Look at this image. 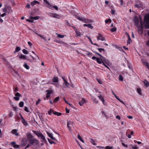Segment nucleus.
Masks as SVG:
<instances>
[{
	"mask_svg": "<svg viewBox=\"0 0 149 149\" xmlns=\"http://www.w3.org/2000/svg\"><path fill=\"white\" fill-rule=\"evenodd\" d=\"M33 132L37 136L38 138L42 139L44 142L46 141V140L44 136L40 131L37 132L33 130Z\"/></svg>",
	"mask_w": 149,
	"mask_h": 149,
	"instance_id": "f257e3e1",
	"label": "nucleus"
},
{
	"mask_svg": "<svg viewBox=\"0 0 149 149\" xmlns=\"http://www.w3.org/2000/svg\"><path fill=\"white\" fill-rule=\"evenodd\" d=\"M144 20L145 27L147 29H149V14L145 16Z\"/></svg>",
	"mask_w": 149,
	"mask_h": 149,
	"instance_id": "f03ea898",
	"label": "nucleus"
},
{
	"mask_svg": "<svg viewBox=\"0 0 149 149\" xmlns=\"http://www.w3.org/2000/svg\"><path fill=\"white\" fill-rule=\"evenodd\" d=\"M29 142L30 144L33 146H38L39 144L38 140L34 138L30 139Z\"/></svg>",
	"mask_w": 149,
	"mask_h": 149,
	"instance_id": "7ed1b4c3",
	"label": "nucleus"
},
{
	"mask_svg": "<svg viewBox=\"0 0 149 149\" xmlns=\"http://www.w3.org/2000/svg\"><path fill=\"white\" fill-rule=\"evenodd\" d=\"M74 124V123L71 121H69L68 122L67 127L70 131L72 130V127L73 126Z\"/></svg>",
	"mask_w": 149,
	"mask_h": 149,
	"instance_id": "20e7f679",
	"label": "nucleus"
},
{
	"mask_svg": "<svg viewBox=\"0 0 149 149\" xmlns=\"http://www.w3.org/2000/svg\"><path fill=\"white\" fill-rule=\"evenodd\" d=\"M139 18L141 19L140 17H139ZM140 23L141 25L140 26H138L137 25V26L138 28V31H140L141 34H142L143 32V28L142 26V22L141 19Z\"/></svg>",
	"mask_w": 149,
	"mask_h": 149,
	"instance_id": "39448f33",
	"label": "nucleus"
},
{
	"mask_svg": "<svg viewBox=\"0 0 149 149\" xmlns=\"http://www.w3.org/2000/svg\"><path fill=\"white\" fill-rule=\"evenodd\" d=\"M73 28L74 29L76 33L77 36H78L80 37L82 35L81 33L79 31H78L77 29L74 27H73Z\"/></svg>",
	"mask_w": 149,
	"mask_h": 149,
	"instance_id": "423d86ee",
	"label": "nucleus"
},
{
	"mask_svg": "<svg viewBox=\"0 0 149 149\" xmlns=\"http://www.w3.org/2000/svg\"><path fill=\"white\" fill-rule=\"evenodd\" d=\"M87 100L84 98H82L81 100L79 102V104L80 106H82L83 104L86 103Z\"/></svg>",
	"mask_w": 149,
	"mask_h": 149,
	"instance_id": "0eeeda50",
	"label": "nucleus"
},
{
	"mask_svg": "<svg viewBox=\"0 0 149 149\" xmlns=\"http://www.w3.org/2000/svg\"><path fill=\"white\" fill-rule=\"evenodd\" d=\"M133 21L134 22L135 25L136 26H137L139 23L138 17L137 16H135L133 19Z\"/></svg>",
	"mask_w": 149,
	"mask_h": 149,
	"instance_id": "6e6552de",
	"label": "nucleus"
},
{
	"mask_svg": "<svg viewBox=\"0 0 149 149\" xmlns=\"http://www.w3.org/2000/svg\"><path fill=\"white\" fill-rule=\"evenodd\" d=\"M15 97H14V98L16 101H18L19 100V97L21 96V95L19 93H17L15 94Z\"/></svg>",
	"mask_w": 149,
	"mask_h": 149,
	"instance_id": "1a4fd4ad",
	"label": "nucleus"
},
{
	"mask_svg": "<svg viewBox=\"0 0 149 149\" xmlns=\"http://www.w3.org/2000/svg\"><path fill=\"white\" fill-rule=\"evenodd\" d=\"M98 97L100 100L102 101V102L103 104L104 105H106V103L105 102L104 98L102 97V96L101 95H99L98 96Z\"/></svg>",
	"mask_w": 149,
	"mask_h": 149,
	"instance_id": "9d476101",
	"label": "nucleus"
},
{
	"mask_svg": "<svg viewBox=\"0 0 149 149\" xmlns=\"http://www.w3.org/2000/svg\"><path fill=\"white\" fill-rule=\"evenodd\" d=\"M27 143V140L25 139H23L22 140L21 142V144L22 146H25L26 145Z\"/></svg>",
	"mask_w": 149,
	"mask_h": 149,
	"instance_id": "9b49d317",
	"label": "nucleus"
},
{
	"mask_svg": "<svg viewBox=\"0 0 149 149\" xmlns=\"http://www.w3.org/2000/svg\"><path fill=\"white\" fill-rule=\"evenodd\" d=\"M51 17L54 18H56L58 19H59L61 17L60 15H57V14L56 13L52 14V15H51Z\"/></svg>",
	"mask_w": 149,
	"mask_h": 149,
	"instance_id": "f8f14e48",
	"label": "nucleus"
},
{
	"mask_svg": "<svg viewBox=\"0 0 149 149\" xmlns=\"http://www.w3.org/2000/svg\"><path fill=\"white\" fill-rule=\"evenodd\" d=\"M47 134L48 135V136H49L51 138V139L55 141L57 140L55 138L53 137V135L52 133H49V132H47Z\"/></svg>",
	"mask_w": 149,
	"mask_h": 149,
	"instance_id": "ddd939ff",
	"label": "nucleus"
},
{
	"mask_svg": "<svg viewBox=\"0 0 149 149\" xmlns=\"http://www.w3.org/2000/svg\"><path fill=\"white\" fill-rule=\"evenodd\" d=\"M96 60L97 62L100 64L103 63V62H104L102 61V59L101 58H100V59L99 58H97Z\"/></svg>",
	"mask_w": 149,
	"mask_h": 149,
	"instance_id": "4468645a",
	"label": "nucleus"
},
{
	"mask_svg": "<svg viewBox=\"0 0 149 149\" xmlns=\"http://www.w3.org/2000/svg\"><path fill=\"white\" fill-rule=\"evenodd\" d=\"M83 26L85 27V26H87L88 28H90L91 29H92L93 28V26H92L91 24H84L83 25Z\"/></svg>",
	"mask_w": 149,
	"mask_h": 149,
	"instance_id": "2eb2a0df",
	"label": "nucleus"
},
{
	"mask_svg": "<svg viewBox=\"0 0 149 149\" xmlns=\"http://www.w3.org/2000/svg\"><path fill=\"white\" fill-rule=\"evenodd\" d=\"M17 132V130L14 129L11 132L12 134H15L17 136H18L19 135V134Z\"/></svg>",
	"mask_w": 149,
	"mask_h": 149,
	"instance_id": "dca6fc26",
	"label": "nucleus"
},
{
	"mask_svg": "<svg viewBox=\"0 0 149 149\" xmlns=\"http://www.w3.org/2000/svg\"><path fill=\"white\" fill-rule=\"evenodd\" d=\"M39 3L38 1L36 0H34L31 3V5L33 6L36 4H39Z\"/></svg>",
	"mask_w": 149,
	"mask_h": 149,
	"instance_id": "f3484780",
	"label": "nucleus"
},
{
	"mask_svg": "<svg viewBox=\"0 0 149 149\" xmlns=\"http://www.w3.org/2000/svg\"><path fill=\"white\" fill-rule=\"evenodd\" d=\"M33 136L31 134H27V138L29 141H30V139H33Z\"/></svg>",
	"mask_w": 149,
	"mask_h": 149,
	"instance_id": "a211bd4d",
	"label": "nucleus"
},
{
	"mask_svg": "<svg viewBox=\"0 0 149 149\" xmlns=\"http://www.w3.org/2000/svg\"><path fill=\"white\" fill-rule=\"evenodd\" d=\"M144 84L145 86L147 87L149 85V82H148L146 80H144L143 81Z\"/></svg>",
	"mask_w": 149,
	"mask_h": 149,
	"instance_id": "6ab92c4d",
	"label": "nucleus"
},
{
	"mask_svg": "<svg viewBox=\"0 0 149 149\" xmlns=\"http://www.w3.org/2000/svg\"><path fill=\"white\" fill-rule=\"evenodd\" d=\"M92 22V21L90 19H87L85 18L84 22L86 23H91Z\"/></svg>",
	"mask_w": 149,
	"mask_h": 149,
	"instance_id": "aec40b11",
	"label": "nucleus"
},
{
	"mask_svg": "<svg viewBox=\"0 0 149 149\" xmlns=\"http://www.w3.org/2000/svg\"><path fill=\"white\" fill-rule=\"evenodd\" d=\"M22 122L25 126H27L28 123L24 119L22 120Z\"/></svg>",
	"mask_w": 149,
	"mask_h": 149,
	"instance_id": "412c9836",
	"label": "nucleus"
},
{
	"mask_svg": "<svg viewBox=\"0 0 149 149\" xmlns=\"http://www.w3.org/2000/svg\"><path fill=\"white\" fill-rule=\"evenodd\" d=\"M29 18L31 19L37 20L39 18V16L33 17L31 16L29 17Z\"/></svg>",
	"mask_w": 149,
	"mask_h": 149,
	"instance_id": "4be33fe9",
	"label": "nucleus"
},
{
	"mask_svg": "<svg viewBox=\"0 0 149 149\" xmlns=\"http://www.w3.org/2000/svg\"><path fill=\"white\" fill-rule=\"evenodd\" d=\"M65 84L67 88H69L70 86V84L66 81H65L64 83H63V85Z\"/></svg>",
	"mask_w": 149,
	"mask_h": 149,
	"instance_id": "5701e85b",
	"label": "nucleus"
},
{
	"mask_svg": "<svg viewBox=\"0 0 149 149\" xmlns=\"http://www.w3.org/2000/svg\"><path fill=\"white\" fill-rule=\"evenodd\" d=\"M85 18L82 17H77V19H78L79 20L84 22V20L85 19Z\"/></svg>",
	"mask_w": 149,
	"mask_h": 149,
	"instance_id": "b1692460",
	"label": "nucleus"
},
{
	"mask_svg": "<svg viewBox=\"0 0 149 149\" xmlns=\"http://www.w3.org/2000/svg\"><path fill=\"white\" fill-rule=\"evenodd\" d=\"M136 90L138 93L140 95H142L141 89L139 88H137Z\"/></svg>",
	"mask_w": 149,
	"mask_h": 149,
	"instance_id": "393cba45",
	"label": "nucleus"
},
{
	"mask_svg": "<svg viewBox=\"0 0 149 149\" xmlns=\"http://www.w3.org/2000/svg\"><path fill=\"white\" fill-rule=\"evenodd\" d=\"M19 58H20L23 60H25L27 59L26 58V56L24 55H23L22 54H21V55L19 57Z\"/></svg>",
	"mask_w": 149,
	"mask_h": 149,
	"instance_id": "a878e982",
	"label": "nucleus"
},
{
	"mask_svg": "<svg viewBox=\"0 0 149 149\" xmlns=\"http://www.w3.org/2000/svg\"><path fill=\"white\" fill-rule=\"evenodd\" d=\"M141 61L142 63L146 66L148 64V62L144 60H141Z\"/></svg>",
	"mask_w": 149,
	"mask_h": 149,
	"instance_id": "bb28decb",
	"label": "nucleus"
},
{
	"mask_svg": "<svg viewBox=\"0 0 149 149\" xmlns=\"http://www.w3.org/2000/svg\"><path fill=\"white\" fill-rule=\"evenodd\" d=\"M53 113L55 115H57L58 116H60L61 115V113L58 112L56 111L53 112Z\"/></svg>",
	"mask_w": 149,
	"mask_h": 149,
	"instance_id": "cd10ccee",
	"label": "nucleus"
},
{
	"mask_svg": "<svg viewBox=\"0 0 149 149\" xmlns=\"http://www.w3.org/2000/svg\"><path fill=\"white\" fill-rule=\"evenodd\" d=\"M53 81L54 82H58V77H54L53 79Z\"/></svg>",
	"mask_w": 149,
	"mask_h": 149,
	"instance_id": "c85d7f7f",
	"label": "nucleus"
},
{
	"mask_svg": "<svg viewBox=\"0 0 149 149\" xmlns=\"http://www.w3.org/2000/svg\"><path fill=\"white\" fill-rule=\"evenodd\" d=\"M92 99L93 100V101L95 103H98V100H97L96 99L94 98V97H93L92 98Z\"/></svg>",
	"mask_w": 149,
	"mask_h": 149,
	"instance_id": "c756f323",
	"label": "nucleus"
},
{
	"mask_svg": "<svg viewBox=\"0 0 149 149\" xmlns=\"http://www.w3.org/2000/svg\"><path fill=\"white\" fill-rule=\"evenodd\" d=\"M20 50V48L19 47H17L15 48V51L14 52V53H15L16 52H17L19 51Z\"/></svg>",
	"mask_w": 149,
	"mask_h": 149,
	"instance_id": "7c9ffc66",
	"label": "nucleus"
},
{
	"mask_svg": "<svg viewBox=\"0 0 149 149\" xmlns=\"http://www.w3.org/2000/svg\"><path fill=\"white\" fill-rule=\"evenodd\" d=\"M24 67L27 70H29V66L27 65L26 63H25L24 65Z\"/></svg>",
	"mask_w": 149,
	"mask_h": 149,
	"instance_id": "2f4dec72",
	"label": "nucleus"
},
{
	"mask_svg": "<svg viewBox=\"0 0 149 149\" xmlns=\"http://www.w3.org/2000/svg\"><path fill=\"white\" fill-rule=\"evenodd\" d=\"M7 10H8L9 13H11L12 11L11 9V7L8 6H7Z\"/></svg>",
	"mask_w": 149,
	"mask_h": 149,
	"instance_id": "473e14b6",
	"label": "nucleus"
},
{
	"mask_svg": "<svg viewBox=\"0 0 149 149\" xmlns=\"http://www.w3.org/2000/svg\"><path fill=\"white\" fill-rule=\"evenodd\" d=\"M47 91L48 92V93L46 96V98H48L50 96V95L51 94V92L49 91Z\"/></svg>",
	"mask_w": 149,
	"mask_h": 149,
	"instance_id": "72a5a7b5",
	"label": "nucleus"
},
{
	"mask_svg": "<svg viewBox=\"0 0 149 149\" xmlns=\"http://www.w3.org/2000/svg\"><path fill=\"white\" fill-rule=\"evenodd\" d=\"M54 112V110L52 109H50V110L48 111V113L51 115L52 113Z\"/></svg>",
	"mask_w": 149,
	"mask_h": 149,
	"instance_id": "f704fd0d",
	"label": "nucleus"
},
{
	"mask_svg": "<svg viewBox=\"0 0 149 149\" xmlns=\"http://www.w3.org/2000/svg\"><path fill=\"white\" fill-rule=\"evenodd\" d=\"M38 36L40 37L41 39H43L45 41H46L45 38L43 35L40 34L39 35H38Z\"/></svg>",
	"mask_w": 149,
	"mask_h": 149,
	"instance_id": "c9c22d12",
	"label": "nucleus"
},
{
	"mask_svg": "<svg viewBox=\"0 0 149 149\" xmlns=\"http://www.w3.org/2000/svg\"><path fill=\"white\" fill-rule=\"evenodd\" d=\"M24 104V103L23 102H21L19 103V106L20 107H23Z\"/></svg>",
	"mask_w": 149,
	"mask_h": 149,
	"instance_id": "e433bc0d",
	"label": "nucleus"
},
{
	"mask_svg": "<svg viewBox=\"0 0 149 149\" xmlns=\"http://www.w3.org/2000/svg\"><path fill=\"white\" fill-rule=\"evenodd\" d=\"M100 40L102 41H103L106 40L105 38L103 37V36L102 35L100 34Z\"/></svg>",
	"mask_w": 149,
	"mask_h": 149,
	"instance_id": "4c0bfd02",
	"label": "nucleus"
},
{
	"mask_svg": "<svg viewBox=\"0 0 149 149\" xmlns=\"http://www.w3.org/2000/svg\"><path fill=\"white\" fill-rule=\"evenodd\" d=\"M7 6H6L5 8L3 9V12L5 13H6L7 11Z\"/></svg>",
	"mask_w": 149,
	"mask_h": 149,
	"instance_id": "58836bf2",
	"label": "nucleus"
},
{
	"mask_svg": "<svg viewBox=\"0 0 149 149\" xmlns=\"http://www.w3.org/2000/svg\"><path fill=\"white\" fill-rule=\"evenodd\" d=\"M22 52L25 54H28V52L25 49H23Z\"/></svg>",
	"mask_w": 149,
	"mask_h": 149,
	"instance_id": "ea45409f",
	"label": "nucleus"
},
{
	"mask_svg": "<svg viewBox=\"0 0 149 149\" xmlns=\"http://www.w3.org/2000/svg\"><path fill=\"white\" fill-rule=\"evenodd\" d=\"M78 138L83 143H84V140L82 139L79 134H78Z\"/></svg>",
	"mask_w": 149,
	"mask_h": 149,
	"instance_id": "a19ab883",
	"label": "nucleus"
},
{
	"mask_svg": "<svg viewBox=\"0 0 149 149\" xmlns=\"http://www.w3.org/2000/svg\"><path fill=\"white\" fill-rule=\"evenodd\" d=\"M56 34L57 35V37L58 38H62L64 37V35H61L60 34H58V33H56Z\"/></svg>",
	"mask_w": 149,
	"mask_h": 149,
	"instance_id": "79ce46f5",
	"label": "nucleus"
},
{
	"mask_svg": "<svg viewBox=\"0 0 149 149\" xmlns=\"http://www.w3.org/2000/svg\"><path fill=\"white\" fill-rule=\"evenodd\" d=\"M91 142L94 145H96L97 144L95 142V141L93 139H91Z\"/></svg>",
	"mask_w": 149,
	"mask_h": 149,
	"instance_id": "37998d69",
	"label": "nucleus"
},
{
	"mask_svg": "<svg viewBox=\"0 0 149 149\" xmlns=\"http://www.w3.org/2000/svg\"><path fill=\"white\" fill-rule=\"evenodd\" d=\"M59 97H58L55 98L54 100V102L55 103L56 102L59 100Z\"/></svg>",
	"mask_w": 149,
	"mask_h": 149,
	"instance_id": "c03bdc74",
	"label": "nucleus"
},
{
	"mask_svg": "<svg viewBox=\"0 0 149 149\" xmlns=\"http://www.w3.org/2000/svg\"><path fill=\"white\" fill-rule=\"evenodd\" d=\"M123 77L121 75H120L119 76V80L123 81Z\"/></svg>",
	"mask_w": 149,
	"mask_h": 149,
	"instance_id": "a18cd8bd",
	"label": "nucleus"
},
{
	"mask_svg": "<svg viewBox=\"0 0 149 149\" xmlns=\"http://www.w3.org/2000/svg\"><path fill=\"white\" fill-rule=\"evenodd\" d=\"M105 149H113V147L110 146H106L105 148Z\"/></svg>",
	"mask_w": 149,
	"mask_h": 149,
	"instance_id": "49530a36",
	"label": "nucleus"
},
{
	"mask_svg": "<svg viewBox=\"0 0 149 149\" xmlns=\"http://www.w3.org/2000/svg\"><path fill=\"white\" fill-rule=\"evenodd\" d=\"M97 49L100 52H101L102 51L103 52L105 51V49L103 48H98Z\"/></svg>",
	"mask_w": 149,
	"mask_h": 149,
	"instance_id": "de8ad7c7",
	"label": "nucleus"
},
{
	"mask_svg": "<svg viewBox=\"0 0 149 149\" xmlns=\"http://www.w3.org/2000/svg\"><path fill=\"white\" fill-rule=\"evenodd\" d=\"M13 147L15 148H19V145L15 144V145L13 146Z\"/></svg>",
	"mask_w": 149,
	"mask_h": 149,
	"instance_id": "09e8293b",
	"label": "nucleus"
},
{
	"mask_svg": "<svg viewBox=\"0 0 149 149\" xmlns=\"http://www.w3.org/2000/svg\"><path fill=\"white\" fill-rule=\"evenodd\" d=\"M116 28H115V27H113V28L111 29V31L112 32H113L114 31H116Z\"/></svg>",
	"mask_w": 149,
	"mask_h": 149,
	"instance_id": "8fccbe9b",
	"label": "nucleus"
},
{
	"mask_svg": "<svg viewBox=\"0 0 149 149\" xmlns=\"http://www.w3.org/2000/svg\"><path fill=\"white\" fill-rule=\"evenodd\" d=\"M111 22V20L110 19H108L106 20L105 21V22L106 24L107 23L109 22Z\"/></svg>",
	"mask_w": 149,
	"mask_h": 149,
	"instance_id": "3c124183",
	"label": "nucleus"
},
{
	"mask_svg": "<svg viewBox=\"0 0 149 149\" xmlns=\"http://www.w3.org/2000/svg\"><path fill=\"white\" fill-rule=\"evenodd\" d=\"M44 2L45 3L47 4H48V5H49L50 6H51L50 4L48 2V1L46 0H43Z\"/></svg>",
	"mask_w": 149,
	"mask_h": 149,
	"instance_id": "603ef678",
	"label": "nucleus"
},
{
	"mask_svg": "<svg viewBox=\"0 0 149 149\" xmlns=\"http://www.w3.org/2000/svg\"><path fill=\"white\" fill-rule=\"evenodd\" d=\"M118 101H120L121 103H122V104H125L119 98V97H118L117 99Z\"/></svg>",
	"mask_w": 149,
	"mask_h": 149,
	"instance_id": "864d4df0",
	"label": "nucleus"
},
{
	"mask_svg": "<svg viewBox=\"0 0 149 149\" xmlns=\"http://www.w3.org/2000/svg\"><path fill=\"white\" fill-rule=\"evenodd\" d=\"M131 42V38L130 39H128L127 41V44H130Z\"/></svg>",
	"mask_w": 149,
	"mask_h": 149,
	"instance_id": "5fc2aeb1",
	"label": "nucleus"
},
{
	"mask_svg": "<svg viewBox=\"0 0 149 149\" xmlns=\"http://www.w3.org/2000/svg\"><path fill=\"white\" fill-rule=\"evenodd\" d=\"M26 21L27 22H33V20H30L29 19H26Z\"/></svg>",
	"mask_w": 149,
	"mask_h": 149,
	"instance_id": "6e6d98bb",
	"label": "nucleus"
},
{
	"mask_svg": "<svg viewBox=\"0 0 149 149\" xmlns=\"http://www.w3.org/2000/svg\"><path fill=\"white\" fill-rule=\"evenodd\" d=\"M115 10H112L111 11V13L112 15H114L115 14Z\"/></svg>",
	"mask_w": 149,
	"mask_h": 149,
	"instance_id": "4d7b16f0",
	"label": "nucleus"
},
{
	"mask_svg": "<svg viewBox=\"0 0 149 149\" xmlns=\"http://www.w3.org/2000/svg\"><path fill=\"white\" fill-rule=\"evenodd\" d=\"M24 110L25 111H26L27 112H29V111L28 110V108L27 107H25L24 108Z\"/></svg>",
	"mask_w": 149,
	"mask_h": 149,
	"instance_id": "13d9d810",
	"label": "nucleus"
},
{
	"mask_svg": "<svg viewBox=\"0 0 149 149\" xmlns=\"http://www.w3.org/2000/svg\"><path fill=\"white\" fill-rule=\"evenodd\" d=\"M40 99H38L37 101H36V105H38L39 103V102H40Z\"/></svg>",
	"mask_w": 149,
	"mask_h": 149,
	"instance_id": "bf43d9fd",
	"label": "nucleus"
},
{
	"mask_svg": "<svg viewBox=\"0 0 149 149\" xmlns=\"http://www.w3.org/2000/svg\"><path fill=\"white\" fill-rule=\"evenodd\" d=\"M87 37L88 39L91 42V43L93 44V42L92 40H91V39L88 36H87Z\"/></svg>",
	"mask_w": 149,
	"mask_h": 149,
	"instance_id": "052dcab7",
	"label": "nucleus"
},
{
	"mask_svg": "<svg viewBox=\"0 0 149 149\" xmlns=\"http://www.w3.org/2000/svg\"><path fill=\"white\" fill-rule=\"evenodd\" d=\"M53 8H54L55 10H58V7L57 6H53Z\"/></svg>",
	"mask_w": 149,
	"mask_h": 149,
	"instance_id": "680f3d73",
	"label": "nucleus"
},
{
	"mask_svg": "<svg viewBox=\"0 0 149 149\" xmlns=\"http://www.w3.org/2000/svg\"><path fill=\"white\" fill-rule=\"evenodd\" d=\"M102 64L104 66H105L108 69H109V68L105 64L104 62H103Z\"/></svg>",
	"mask_w": 149,
	"mask_h": 149,
	"instance_id": "e2e57ef3",
	"label": "nucleus"
},
{
	"mask_svg": "<svg viewBox=\"0 0 149 149\" xmlns=\"http://www.w3.org/2000/svg\"><path fill=\"white\" fill-rule=\"evenodd\" d=\"M30 5L29 4H28L26 6V7L28 8H30Z\"/></svg>",
	"mask_w": 149,
	"mask_h": 149,
	"instance_id": "0e129e2a",
	"label": "nucleus"
},
{
	"mask_svg": "<svg viewBox=\"0 0 149 149\" xmlns=\"http://www.w3.org/2000/svg\"><path fill=\"white\" fill-rule=\"evenodd\" d=\"M15 142H14V141H13V142H11V144L13 146L14 145H15Z\"/></svg>",
	"mask_w": 149,
	"mask_h": 149,
	"instance_id": "69168bd1",
	"label": "nucleus"
},
{
	"mask_svg": "<svg viewBox=\"0 0 149 149\" xmlns=\"http://www.w3.org/2000/svg\"><path fill=\"white\" fill-rule=\"evenodd\" d=\"M133 149H138V148L136 146H133L132 147Z\"/></svg>",
	"mask_w": 149,
	"mask_h": 149,
	"instance_id": "338daca9",
	"label": "nucleus"
},
{
	"mask_svg": "<svg viewBox=\"0 0 149 149\" xmlns=\"http://www.w3.org/2000/svg\"><path fill=\"white\" fill-rule=\"evenodd\" d=\"M146 45L149 46V40L146 42Z\"/></svg>",
	"mask_w": 149,
	"mask_h": 149,
	"instance_id": "774afa93",
	"label": "nucleus"
}]
</instances>
